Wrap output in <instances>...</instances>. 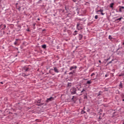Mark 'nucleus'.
Returning a JSON list of instances; mask_svg holds the SVG:
<instances>
[{
  "instance_id": "obj_1",
  "label": "nucleus",
  "mask_w": 124,
  "mask_h": 124,
  "mask_svg": "<svg viewBox=\"0 0 124 124\" xmlns=\"http://www.w3.org/2000/svg\"><path fill=\"white\" fill-rule=\"evenodd\" d=\"M76 88H72L71 90H70V92L71 94H75L76 93Z\"/></svg>"
},
{
  "instance_id": "obj_2",
  "label": "nucleus",
  "mask_w": 124,
  "mask_h": 124,
  "mask_svg": "<svg viewBox=\"0 0 124 124\" xmlns=\"http://www.w3.org/2000/svg\"><path fill=\"white\" fill-rule=\"evenodd\" d=\"M31 66H26L23 68V70L25 71V72H27L28 71H30L31 70V67H30Z\"/></svg>"
},
{
  "instance_id": "obj_3",
  "label": "nucleus",
  "mask_w": 124,
  "mask_h": 124,
  "mask_svg": "<svg viewBox=\"0 0 124 124\" xmlns=\"http://www.w3.org/2000/svg\"><path fill=\"white\" fill-rule=\"evenodd\" d=\"M119 12H123L124 10V7L122 6H119Z\"/></svg>"
},
{
  "instance_id": "obj_4",
  "label": "nucleus",
  "mask_w": 124,
  "mask_h": 124,
  "mask_svg": "<svg viewBox=\"0 0 124 124\" xmlns=\"http://www.w3.org/2000/svg\"><path fill=\"white\" fill-rule=\"evenodd\" d=\"M54 100V97H50L49 98H47L46 102H49V101H52Z\"/></svg>"
},
{
  "instance_id": "obj_5",
  "label": "nucleus",
  "mask_w": 124,
  "mask_h": 124,
  "mask_svg": "<svg viewBox=\"0 0 124 124\" xmlns=\"http://www.w3.org/2000/svg\"><path fill=\"white\" fill-rule=\"evenodd\" d=\"M77 29H78V30H82V27H81V26H80V24H77Z\"/></svg>"
},
{
  "instance_id": "obj_6",
  "label": "nucleus",
  "mask_w": 124,
  "mask_h": 124,
  "mask_svg": "<svg viewBox=\"0 0 124 124\" xmlns=\"http://www.w3.org/2000/svg\"><path fill=\"white\" fill-rule=\"evenodd\" d=\"M54 71L56 73H59L60 71H59V69H58V68L57 67H54Z\"/></svg>"
},
{
  "instance_id": "obj_7",
  "label": "nucleus",
  "mask_w": 124,
  "mask_h": 124,
  "mask_svg": "<svg viewBox=\"0 0 124 124\" xmlns=\"http://www.w3.org/2000/svg\"><path fill=\"white\" fill-rule=\"evenodd\" d=\"M76 68H77V66H71L70 68V70H72V69H76Z\"/></svg>"
},
{
  "instance_id": "obj_8",
  "label": "nucleus",
  "mask_w": 124,
  "mask_h": 124,
  "mask_svg": "<svg viewBox=\"0 0 124 124\" xmlns=\"http://www.w3.org/2000/svg\"><path fill=\"white\" fill-rule=\"evenodd\" d=\"M41 101L40 100H39L38 101H37V103H38L39 104H38V105L39 106H40V105H43V104L41 103Z\"/></svg>"
},
{
  "instance_id": "obj_9",
  "label": "nucleus",
  "mask_w": 124,
  "mask_h": 124,
  "mask_svg": "<svg viewBox=\"0 0 124 124\" xmlns=\"http://www.w3.org/2000/svg\"><path fill=\"white\" fill-rule=\"evenodd\" d=\"M114 4H115L114 3H111L110 4L109 7H110V8H113Z\"/></svg>"
},
{
  "instance_id": "obj_10",
  "label": "nucleus",
  "mask_w": 124,
  "mask_h": 124,
  "mask_svg": "<svg viewBox=\"0 0 124 124\" xmlns=\"http://www.w3.org/2000/svg\"><path fill=\"white\" fill-rule=\"evenodd\" d=\"M79 40H81V39H82V38H83V35L79 34Z\"/></svg>"
},
{
  "instance_id": "obj_11",
  "label": "nucleus",
  "mask_w": 124,
  "mask_h": 124,
  "mask_svg": "<svg viewBox=\"0 0 124 124\" xmlns=\"http://www.w3.org/2000/svg\"><path fill=\"white\" fill-rule=\"evenodd\" d=\"M18 40H19V39H16V41H15V42L14 43V44H15V45H17V41H18Z\"/></svg>"
},
{
  "instance_id": "obj_12",
  "label": "nucleus",
  "mask_w": 124,
  "mask_h": 124,
  "mask_svg": "<svg viewBox=\"0 0 124 124\" xmlns=\"http://www.w3.org/2000/svg\"><path fill=\"white\" fill-rule=\"evenodd\" d=\"M87 84H92V80H88L87 81Z\"/></svg>"
},
{
  "instance_id": "obj_13",
  "label": "nucleus",
  "mask_w": 124,
  "mask_h": 124,
  "mask_svg": "<svg viewBox=\"0 0 124 124\" xmlns=\"http://www.w3.org/2000/svg\"><path fill=\"white\" fill-rule=\"evenodd\" d=\"M22 76L23 77H26V76H29V75H26V74L23 73L22 74Z\"/></svg>"
},
{
  "instance_id": "obj_14",
  "label": "nucleus",
  "mask_w": 124,
  "mask_h": 124,
  "mask_svg": "<svg viewBox=\"0 0 124 124\" xmlns=\"http://www.w3.org/2000/svg\"><path fill=\"white\" fill-rule=\"evenodd\" d=\"M42 47L44 49H45V48H46V45H43V46H42Z\"/></svg>"
},
{
  "instance_id": "obj_15",
  "label": "nucleus",
  "mask_w": 124,
  "mask_h": 124,
  "mask_svg": "<svg viewBox=\"0 0 124 124\" xmlns=\"http://www.w3.org/2000/svg\"><path fill=\"white\" fill-rule=\"evenodd\" d=\"M97 12H101V13H102V12H103V10L100 9V10L98 11Z\"/></svg>"
},
{
  "instance_id": "obj_16",
  "label": "nucleus",
  "mask_w": 124,
  "mask_h": 124,
  "mask_svg": "<svg viewBox=\"0 0 124 124\" xmlns=\"http://www.w3.org/2000/svg\"><path fill=\"white\" fill-rule=\"evenodd\" d=\"M94 18L96 19V20L98 19V16L97 15L95 16Z\"/></svg>"
},
{
  "instance_id": "obj_17",
  "label": "nucleus",
  "mask_w": 124,
  "mask_h": 124,
  "mask_svg": "<svg viewBox=\"0 0 124 124\" xmlns=\"http://www.w3.org/2000/svg\"><path fill=\"white\" fill-rule=\"evenodd\" d=\"M94 75H95V73H93L91 74V77H93V76H94Z\"/></svg>"
},
{
  "instance_id": "obj_18",
  "label": "nucleus",
  "mask_w": 124,
  "mask_h": 124,
  "mask_svg": "<svg viewBox=\"0 0 124 124\" xmlns=\"http://www.w3.org/2000/svg\"><path fill=\"white\" fill-rule=\"evenodd\" d=\"M84 92H86V90L84 89H83L82 91H81V93H84Z\"/></svg>"
},
{
  "instance_id": "obj_19",
  "label": "nucleus",
  "mask_w": 124,
  "mask_h": 124,
  "mask_svg": "<svg viewBox=\"0 0 124 124\" xmlns=\"http://www.w3.org/2000/svg\"><path fill=\"white\" fill-rule=\"evenodd\" d=\"M122 19H123V17H120L119 18H118L117 19V21H121V20H122Z\"/></svg>"
},
{
  "instance_id": "obj_20",
  "label": "nucleus",
  "mask_w": 124,
  "mask_h": 124,
  "mask_svg": "<svg viewBox=\"0 0 124 124\" xmlns=\"http://www.w3.org/2000/svg\"><path fill=\"white\" fill-rule=\"evenodd\" d=\"M74 73H75V72H74V71L73 72H70V73H69V74H70V75H73Z\"/></svg>"
},
{
  "instance_id": "obj_21",
  "label": "nucleus",
  "mask_w": 124,
  "mask_h": 124,
  "mask_svg": "<svg viewBox=\"0 0 124 124\" xmlns=\"http://www.w3.org/2000/svg\"><path fill=\"white\" fill-rule=\"evenodd\" d=\"M71 85H72L71 83H68V87H71Z\"/></svg>"
},
{
  "instance_id": "obj_22",
  "label": "nucleus",
  "mask_w": 124,
  "mask_h": 124,
  "mask_svg": "<svg viewBox=\"0 0 124 124\" xmlns=\"http://www.w3.org/2000/svg\"><path fill=\"white\" fill-rule=\"evenodd\" d=\"M108 38H109V39H112V36H111V35H109L108 36Z\"/></svg>"
},
{
  "instance_id": "obj_23",
  "label": "nucleus",
  "mask_w": 124,
  "mask_h": 124,
  "mask_svg": "<svg viewBox=\"0 0 124 124\" xmlns=\"http://www.w3.org/2000/svg\"><path fill=\"white\" fill-rule=\"evenodd\" d=\"M112 62H113V60H112L111 61L109 62L108 63V64H110V63H112Z\"/></svg>"
},
{
  "instance_id": "obj_24",
  "label": "nucleus",
  "mask_w": 124,
  "mask_h": 124,
  "mask_svg": "<svg viewBox=\"0 0 124 124\" xmlns=\"http://www.w3.org/2000/svg\"><path fill=\"white\" fill-rule=\"evenodd\" d=\"M120 86L121 88H123V87H123V85H122V83H121V84L120 85Z\"/></svg>"
},
{
  "instance_id": "obj_25",
  "label": "nucleus",
  "mask_w": 124,
  "mask_h": 124,
  "mask_svg": "<svg viewBox=\"0 0 124 124\" xmlns=\"http://www.w3.org/2000/svg\"><path fill=\"white\" fill-rule=\"evenodd\" d=\"M101 15H104V14H103V12L101 13Z\"/></svg>"
},
{
  "instance_id": "obj_26",
  "label": "nucleus",
  "mask_w": 124,
  "mask_h": 124,
  "mask_svg": "<svg viewBox=\"0 0 124 124\" xmlns=\"http://www.w3.org/2000/svg\"><path fill=\"white\" fill-rule=\"evenodd\" d=\"M108 60H110V57H109L108 59L107 60V62H108Z\"/></svg>"
},
{
  "instance_id": "obj_27",
  "label": "nucleus",
  "mask_w": 124,
  "mask_h": 124,
  "mask_svg": "<svg viewBox=\"0 0 124 124\" xmlns=\"http://www.w3.org/2000/svg\"><path fill=\"white\" fill-rule=\"evenodd\" d=\"M76 32H77V31H74V33H76Z\"/></svg>"
},
{
  "instance_id": "obj_28",
  "label": "nucleus",
  "mask_w": 124,
  "mask_h": 124,
  "mask_svg": "<svg viewBox=\"0 0 124 124\" xmlns=\"http://www.w3.org/2000/svg\"><path fill=\"white\" fill-rule=\"evenodd\" d=\"M99 62L101 63V61L100 60L99 61Z\"/></svg>"
},
{
  "instance_id": "obj_29",
  "label": "nucleus",
  "mask_w": 124,
  "mask_h": 124,
  "mask_svg": "<svg viewBox=\"0 0 124 124\" xmlns=\"http://www.w3.org/2000/svg\"><path fill=\"white\" fill-rule=\"evenodd\" d=\"M74 98V96H73V98H72V100H73Z\"/></svg>"
},
{
  "instance_id": "obj_30",
  "label": "nucleus",
  "mask_w": 124,
  "mask_h": 124,
  "mask_svg": "<svg viewBox=\"0 0 124 124\" xmlns=\"http://www.w3.org/2000/svg\"><path fill=\"white\" fill-rule=\"evenodd\" d=\"M0 84H3V82H0Z\"/></svg>"
},
{
  "instance_id": "obj_31",
  "label": "nucleus",
  "mask_w": 124,
  "mask_h": 124,
  "mask_svg": "<svg viewBox=\"0 0 124 124\" xmlns=\"http://www.w3.org/2000/svg\"><path fill=\"white\" fill-rule=\"evenodd\" d=\"M27 31H30V30H27Z\"/></svg>"
},
{
  "instance_id": "obj_32",
  "label": "nucleus",
  "mask_w": 124,
  "mask_h": 124,
  "mask_svg": "<svg viewBox=\"0 0 124 124\" xmlns=\"http://www.w3.org/2000/svg\"><path fill=\"white\" fill-rule=\"evenodd\" d=\"M73 1H74L75 2L76 1H75V0H73Z\"/></svg>"
},
{
  "instance_id": "obj_33",
  "label": "nucleus",
  "mask_w": 124,
  "mask_h": 124,
  "mask_svg": "<svg viewBox=\"0 0 124 124\" xmlns=\"http://www.w3.org/2000/svg\"><path fill=\"white\" fill-rule=\"evenodd\" d=\"M79 20H80V21H82V19H79Z\"/></svg>"
},
{
  "instance_id": "obj_34",
  "label": "nucleus",
  "mask_w": 124,
  "mask_h": 124,
  "mask_svg": "<svg viewBox=\"0 0 124 124\" xmlns=\"http://www.w3.org/2000/svg\"><path fill=\"white\" fill-rule=\"evenodd\" d=\"M83 113H85V111H82V113H83Z\"/></svg>"
},
{
  "instance_id": "obj_35",
  "label": "nucleus",
  "mask_w": 124,
  "mask_h": 124,
  "mask_svg": "<svg viewBox=\"0 0 124 124\" xmlns=\"http://www.w3.org/2000/svg\"><path fill=\"white\" fill-rule=\"evenodd\" d=\"M123 101H124V99H123Z\"/></svg>"
},
{
  "instance_id": "obj_36",
  "label": "nucleus",
  "mask_w": 124,
  "mask_h": 124,
  "mask_svg": "<svg viewBox=\"0 0 124 124\" xmlns=\"http://www.w3.org/2000/svg\"><path fill=\"white\" fill-rule=\"evenodd\" d=\"M77 34V33H76L75 35H76Z\"/></svg>"
},
{
  "instance_id": "obj_37",
  "label": "nucleus",
  "mask_w": 124,
  "mask_h": 124,
  "mask_svg": "<svg viewBox=\"0 0 124 124\" xmlns=\"http://www.w3.org/2000/svg\"><path fill=\"white\" fill-rule=\"evenodd\" d=\"M38 20H39V18H38Z\"/></svg>"
}]
</instances>
